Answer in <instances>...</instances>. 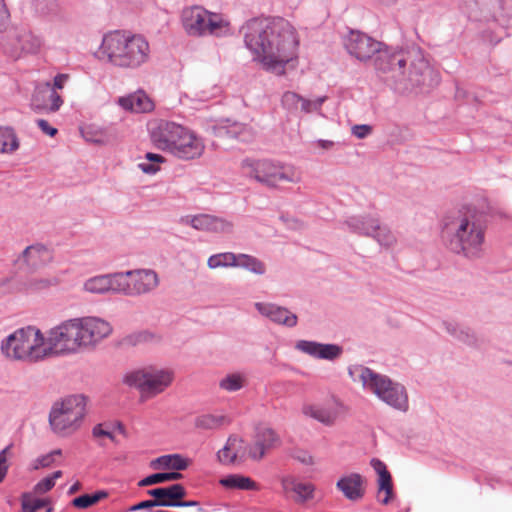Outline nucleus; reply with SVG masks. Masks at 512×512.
<instances>
[{"label":"nucleus","mask_w":512,"mask_h":512,"mask_svg":"<svg viewBox=\"0 0 512 512\" xmlns=\"http://www.w3.org/2000/svg\"><path fill=\"white\" fill-rule=\"evenodd\" d=\"M346 51L361 62L374 58L375 69L382 73L389 86L398 93H406L432 80L433 70L419 52L412 59L405 51L385 47L359 30H350L344 37Z\"/></svg>","instance_id":"1"},{"label":"nucleus","mask_w":512,"mask_h":512,"mask_svg":"<svg viewBox=\"0 0 512 512\" xmlns=\"http://www.w3.org/2000/svg\"><path fill=\"white\" fill-rule=\"evenodd\" d=\"M246 47L264 68L283 74L296 55L298 39L292 25L281 17L251 19L242 28Z\"/></svg>","instance_id":"2"},{"label":"nucleus","mask_w":512,"mask_h":512,"mask_svg":"<svg viewBox=\"0 0 512 512\" xmlns=\"http://www.w3.org/2000/svg\"><path fill=\"white\" fill-rule=\"evenodd\" d=\"M487 227L482 212L466 207L444 219L441 237L451 253L475 261L486 254Z\"/></svg>","instance_id":"3"},{"label":"nucleus","mask_w":512,"mask_h":512,"mask_svg":"<svg viewBox=\"0 0 512 512\" xmlns=\"http://www.w3.org/2000/svg\"><path fill=\"white\" fill-rule=\"evenodd\" d=\"M153 145L177 159L190 161L200 158L205 151L204 140L191 129L168 120H154L148 124Z\"/></svg>","instance_id":"4"},{"label":"nucleus","mask_w":512,"mask_h":512,"mask_svg":"<svg viewBox=\"0 0 512 512\" xmlns=\"http://www.w3.org/2000/svg\"><path fill=\"white\" fill-rule=\"evenodd\" d=\"M98 54L116 68L136 70L149 61L150 45L140 34L115 30L103 36Z\"/></svg>","instance_id":"5"},{"label":"nucleus","mask_w":512,"mask_h":512,"mask_svg":"<svg viewBox=\"0 0 512 512\" xmlns=\"http://www.w3.org/2000/svg\"><path fill=\"white\" fill-rule=\"evenodd\" d=\"M348 374L353 382L361 383L365 391L375 395L388 406L401 412L408 411V393L401 383L361 364L350 366Z\"/></svg>","instance_id":"6"},{"label":"nucleus","mask_w":512,"mask_h":512,"mask_svg":"<svg viewBox=\"0 0 512 512\" xmlns=\"http://www.w3.org/2000/svg\"><path fill=\"white\" fill-rule=\"evenodd\" d=\"M1 352L13 360L42 361L47 358L45 336L33 326L17 329L2 340Z\"/></svg>","instance_id":"7"},{"label":"nucleus","mask_w":512,"mask_h":512,"mask_svg":"<svg viewBox=\"0 0 512 512\" xmlns=\"http://www.w3.org/2000/svg\"><path fill=\"white\" fill-rule=\"evenodd\" d=\"M245 175L270 189H279L281 183H299L301 173L291 165L271 159L245 158L241 162Z\"/></svg>","instance_id":"8"},{"label":"nucleus","mask_w":512,"mask_h":512,"mask_svg":"<svg viewBox=\"0 0 512 512\" xmlns=\"http://www.w3.org/2000/svg\"><path fill=\"white\" fill-rule=\"evenodd\" d=\"M86 397L70 395L53 403L48 422L51 431L58 437L66 438L76 433L86 415Z\"/></svg>","instance_id":"9"},{"label":"nucleus","mask_w":512,"mask_h":512,"mask_svg":"<svg viewBox=\"0 0 512 512\" xmlns=\"http://www.w3.org/2000/svg\"><path fill=\"white\" fill-rule=\"evenodd\" d=\"M181 21L189 36L214 35L219 37L229 31V23L221 14L212 13L201 6L183 9Z\"/></svg>","instance_id":"10"},{"label":"nucleus","mask_w":512,"mask_h":512,"mask_svg":"<svg viewBox=\"0 0 512 512\" xmlns=\"http://www.w3.org/2000/svg\"><path fill=\"white\" fill-rule=\"evenodd\" d=\"M174 378L172 371L155 366L132 369L123 375V383L137 389L142 397H154L168 388Z\"/></svg>","instance_id":"11"},{"label":"nucleus","mask_w":512,"mask_h":512,"mask_svg":"<svg viewBox=\"0 0 512 512\" xmlns=\"http://www.w3.org/2000/svg\"><path fill=\"white\" fill-rule=\"evenodd\" d=\"M75 318L65 320L51 328L45 336L47 358L59 355H71L80 351Z\"/></svg>","instance_id":"12"},{"label":"nucleus","mask_w":512,"mask_h":512,"mask_svg":"<svg viewBox=\"0 0 512 512\" xmlns=\"http://www.w3.org/2000/svg\"><path fill=\"white\" fill-rule=\"evenodd\" d=\"M121 294L125 296H141L155 291L160 278L153 269H135L126 272H120Z\"/></svg>","instance_id":"13"},{"label":"nucleus","mask_w":512,"mask_h":512,"mask_svg":"<svg viewBox=\"0 0 512 512\" xmlns=\"http://www.w3.org/2000/svg\"><path fill=\"white\" fill-rule=\"evenodd\" d=\"M80 345V351L94 347L112 332L111 325L100 318L83 317L75 318Z\"/></svg>","instance_id":"14"},{"label":"nucleus","mask_w":512,"mask_h":512,"mask_svg":"<svg viewBox=\"0 0 512 512\" xmlns=\"http://www.w3.org/2000/svg\"><path fill=\"white\" fill-rule=\"evenodd\" d=\"M42 46V39L30 30L21 29L14 33L8 46L7 53L14 59L24 54H35Z\"/></svg>","instance_id":"15"},{"label":"nucleus","mask_w":512,"mask_h":512,"mask_svg":"<svg viewBox=\"0 0 512 512\" xmlns=\"http://www.w3.org/2000/svg\"><path fill=\"white\" fill-rule=\"evenodd\" d=\"M281 445L279 435L269 427H259L256 430L254 441L247 447L249 457L260 461L267 452Z\"/></svg>","instance_id":"16"},{"label":"nucleus","mask_w":512,"mask_h":512,"mask_svg":"<svg viewBox=\"0 0 512 512\" xmlns=\"http://www.w3.org/2000/svg\"><path fill=\"white\" fill-rule=\"evenodd\" d=\"M295 349L316 359L334 361L338 359L343 348L338 344L320 343L309 340H299L295 344Z\"/></svg>","instance_id":"17"},{"label":"nucleus","mask_w":512,"mask_h":512,"mask_svg":"<svg viewBox=\"0 0 512 512\" xmlns=\"http://www.w3.org/2000/svg\"><path fill=\"white\" fill-rule=\"evenodd\" d=\"M182 222L191 225L196 230L214 233H230L233 229L232 222L209 214L186 216L182 218Z\"/></svg>","instance_id":"18"},{"label":"nucleus","mask_w":512,"mask_h":512,"mask_svg":"<svg viewBox=\"0 0 512 512\" xmlns=\"http://www.w3.org/2000/svg\"><path fill=\"white\" fill-rule=\"evenodd\" d=\"M256 310L272 322L292 328L297 325L298 317L287 308L273 303L256 302Z\"/></svg>","instance_id":"19"},{"label":"nucleus","mask_w":512,"mask_h":512,"mask_svg":"<svg viewBox=\"0 0 512 512\" xmlns=\"http://www.w3.org/2000/svg\"><path fill=\"white\" fill-rule=\"evenodd\" d=\"M53 260V252L46 245L35 243L26 247L17 259V263L37 269L45 266Z\"/></svg>","instance_id":"20"},{"label":"nucleus","mask_w":512,"mask_h":512,"mask_svg":"<svg viewBox=\"0 0 512 512\" xmlns=\"http://www.w3.org/2000/svg\"><path fill=\"white\" fill-rule=\"evenodd\" d=\"M119 276L120 272L91 277L84 282V290L95 294H121Z\"/></svg>","instance_id":"21"},{"label":"nucleus","mask_w":512,"mask_h":512,"mask_svg":"<svg viewBox=\"0 0 512 512\" xmlns=\"http://www.w3.org/2000/svg\"><path fill=\"white\" fill-rule=\"evenodd\" d=\"M147 493L154 498L157 507H177L178 500L183 499L187 494L181 484L150 489Z\"/></svg>","instance_id":"22"},{"label":"nucleus","mask_w":512,"mask_h":512,"mask_svg":"<svg viewBox=\"0 0 512 512\" xmlns=\"http://www.w3.org/2000/svg\"><path fill=\"white\" fill-rule=\"evenodd\" d=\"M344 225L351 233L371 237L375 229L379 228V218L370 214L353 215L345 219Z\"/></svg>","instance_id":"23"},{"label":"nucleus","mask_w":512,"mask_h":512,"mask_svg":"<svg viewBox=\"0 0 512 512\" xmlns=\"http://www.w3.org/2000/svg\"><path fill=\"white\" fill-rule=\"evenodd\" d=\"M364 483L365 480L360 474L350 473L341 477L337 481L336 487L348 500L358 501L365 494Z\"/></svg>","instance_id":"24"},{"label":"nucleus","mask_w":512,"mask_h":512,"mask_svg":"<svg viewBox=\"0 0 512 512\" xmlns=\"http://www.w3.org/2000/svg\"><path fill=\"white\" fill-rule=\"evenodd\" d=\"M33 103L37 107H42L50 112H56L62 106L63 100L57 91L51 87V84L47 82L37 88L33 96Z\"/></svg>","instance_id":"25"},{"label":"nucleus","mask_w":512,"mask_h":512,"mask_svg":"<svg viewBox=\"0 0 512 512\" xmlns=\"http://www.w3.org/2000/svg\"><path fill=\"white\" fill-rule=\"evenodd\" d=\"M118 104L125 110L135 113H147L154 109V103L149 96L139 90L126 97H120Z\"/></svg>","instance_id":"26"},{"label":"nucleus","mask_w":512,"mask_h":512,"mask_svg":"<svg viewBox=\"0 0 512 512\" xmlns=\"http://www.w3.org/2000/svg\"><path fill=\"white\" fill-rule=\"evenodd\" d=\"M216 134L220 137L234 138L242 142H247L252 138V132L247 125L230 119L221 121L216 129Z\"/></svg>","instance_id":"27"},{"label":"nucleus","mask_w":512,"mask_h":512,"mask_svg":"<svg viewBox=\"0 0 512 512\" xmlns=\"http://www.w3.org/2000/svg\"><path fill=\"white\" fill-rule=\"evenodd\" d=\"M373 469L379 475L378 478V493H385L383 499H380V502L384 505H387L393 494V484L392 477L389 471L387 470L386 465L379 459L373 458L370 462Z\"/></svg>","instance_id":"28"},{"label":"nucleus","mask_w":512,"mask_h":512,"mask_svg":"<svg viewBox=\"0 0 512 512\" xmlns=\"http://www.w3.org/2000/svg\"><path fill=\"white\" fill-rule=\"evenodd\" d=\"M281 484L286 492L291 491L296 494L295 500L299 503H304L313 498L315 487L311 483L299 482L292 476H286L282 478Z\"/></svg>","instance_id":"29"},{"label":"nucleus","mask_w":512,"mask_h":512,"mask_svg":"<svg viewBox=\"0 0 512 512\" xmlns=\"http://www.w3.org/2000/svg\"><path fill=\"white\" fill-rule=\"evenodd\" d=\"M189 465V460L180 454H169L160 456L151 461L150 466L153 469H171L173 472L185 470Z\"/></svg>","instance_id":"30"},{"label":"nucleus","mask_w":512,"mask_h":512,"mask_svg":"<svg viewBox=\"0 0 512 512\" xmlns=\"http://www.w3.org/2000/svg\"><path fill=\"white\" fill-rule=\"evenodd\" d=\"M243 440L236 435H231L225 444V446L218 451L217 459L223 465H231L234 464L238 453L239 448L241 447Z\"/></svg>","instance_id":"31"},{"label":"nucleus","mask_w":512,"mask_h":512,"mask_svg":"<svg viewBox=\"0 0 512 512\" xmlns=\"http://www.w3.org/2000/svg\"><path fill=\"white\" fill-rule=\"evenodd\" d=\"M248 384L247 375L244 372H231L219 381V388L228 393L238 392Z\"/></svg>","instance_id":"32"},{"label":"nucleus","mask_w":512,"mask_h":512,"mask_svg":"<svg viewBox=\"0 0 512 512\" xmlns=\"http://www.w3.org/2000/svg\"><path fill=\"white\" fill-rule=\"evenodd\" d=\"M302 412L305 416L311 417L327 426L332 425L336 419L334 412L317 405L306 404L302 407Z\"/></svg>","instance_id":"33"},{"label":"nucleus","mask_w":512,"mask_h":512,"mask_svg":"<svg viewBox=\"0 0 512 512\" xmlns=\"http://www.w3.org/2000/svg\"><path fill=\"white\" fill-rule=\"evenodd\" d=\"M81 134L87 142L106 144L109 141L107 129L96 124H89L81 129Z\"/></svg>","instance_id":"34"},{"label":"nucleus","mask_w":512,"mask_h":512,"mask_svg":"<svg viewBox=\"0 0 512 512\" xmlns=\"http://www.w3.org/2000/svg\"><path fill=\"white\" fill-rule=\"evenodd\" d=\"M227 423L228 418L222 414H203L195 419V426L205 430H215Z\"/></svg>","instance_id":"35"},{"label":"nucleus","mask_w":512,"mask_h":512,"mask_svg":"<svg viewBox=\"0 0 512 512\" xmlns=\"http://www.w3.org/2000/svg\"><path fill=\"white\" fill-rule=\"evenodd\" d=\"M19 148V140L10 127H0V153H13Z\"/></svg>","instance_id":"36"},{"label":"nucleus","mask_w":512,"mask_h":512,"mask_svg":"<svg viewBox=\"0 0 512 512\" xmlns=\"http://www.w3.org/2000/svg\"><path fill=\"white\" fill-rule=\"evenodd\" d=\"M254 274L263 275L266 272L265 264L258 258L248 254H237V266Z\"/></svg>","instance_id":"37"},{"label":"nucleus","mask_w":512,"mask_h":512,"mask_svg":"<svg viewBox=\"0 0 512 512\" xmlns=\"http://www.w3.org/2000/svg\"><path fill=\"white\" fill-rule=\"evenodd\" d=\"M220 484L231 489L254 490L257 488V484L251 478L241 475H229L221 479Z\"/></svg>","instance_id":"38"},{"label":"nucleus","mask_w":512,"mask_h":512,"mask_svg":"<svg viewBox=\"0 0 512 512\" xmlns=\"http://www.w3.org/2000/svg\"><path fill=\"white\" fill-rule=\"evenodd\" d=\"M207 265L210 269H217L220 267H236L237 254L232 252H222L211 255L208 258Z\"/></svg>","instance_id":"39"},{"label":"nucleus","mask_w":512,"mask_h":512,"mask_svg":"<svg viewBox=\"0 0 512 512\" xmlns=\"http://www.w3.org/2000/svg\"><path fill=\"white\" fill-rule=\"evenodd\" d=\"M370 238H373L380 246L385 248L393 247L397 242V238L390 228L381 225L380 221L379 228L375 229L374 235H371Z\"/></svg>","instance_id":"40"},{"label":"nucleus","mask_w":512,"mask_h":512,"mask_svg":"<svg viewBox=\"0 0 512 512\" xmlns=\"http://www.w3.org/2000/svg\"><path fill=\"white\" fill-rule=\"evenodd\" d=\"M183 476L179 472H163L151 474L139 481L140 487L151 486L159 483L175 481L181 479Z\"/></svg>","instance_id":"41"},{"label":"nucleus","mask_w":512,"mask_h":512,"mask_svg":"<svg viewBox=\"0 0 512 512\" xmlns=\"http://www.w3.org/2000/svg\"><path fill=\"white\" fill-rule=\"evenodd\" d=\"M306 98L297 94L296 92L286 91L281 98V104L284 109L290 113H296L299 110L303 112V101Z\"/></svg>","instance_id":"42"},{"label":"nucleus","mask_w":512,"mask_h":512,"mask_svg":"<svg viewBox=\"0 0 512 512\" xmlns=\"http://www.w3.org/2000/svg\"><path fill=\"white\" fill-rule=\"evenodd\" d=\"M108 496V493L104 490L96 491L93 494H83L79 497L73 499L72 504L77 508H88L102 499H105Z\"/></svg>","instance_id":"43"},{"label":"nucleus","mask_w":512,"mask_h":512,"mask_svg":"<svg viewBox=\"0 0 512 512\" xmlns=\"http://www.w3.org/2000/svg\"><path fill=\"white\" fill-rule=\"evenodd\" d=\"M48 504L45 499H33L30 493H23L21 505L23 512H35Z\"/></svg>","instance_id":"44"},{"label":"nucleus","mask_w":512,"mask_h":512,"mask_svg":"<svg viewBox=\"0 0 512 512\" xmlns=\"http://www.w3.org/2000/svg\"><path fill=\"white\" fill-rule=\"evenodd\" d=\"M60 477H62V471L58 470L53 472L50 476L43 478L34 486V492L36 494L47 493L55 486L56 480Z\"/></svg>","instance_id":"45"},{"label":"nucleus","mask_w":512,"mask_h":512,"mask_svg":"<svg viewBox=\"0 0 512 512\" xmlns=\"http://www.w3.org/2000/svg\"><path fill=\"white\" fill-rule=\"evenodd\" d=\"M35 10L42 15H49L57 10V0H35Z\"/></svg>","instance_id":"46"},{"label":"nucleus","mask_w":512,"mask_h":512,"mask_svg":"<svg viewBox=\"0 0 512 512\" xmlns=\"http://www.w3.org/2000/svg\"><path fill=\"white\" fill-rule=\"evenodd\" d=\"M57 283L56 279H46V278H31L27 282V289L30 291H38L42 289H46L51 285H55Z\"/></svg>","instance_id":"47"},{"label":"nucleus","mask_w":512,"mask_h":512,"mask_svg":"<svg viewBox=\"0 0 512 512\" xmlns=\"http://www.w3.org/2000/svg\"><path fill=\"white\" fill-rule=\"evenodd\" d=\"M153 339V335L147 331H141L133 333L126 337L125 341L129 345H138L142 343L150 342Z\"/></svg>","instance_id":"48"},{"label":"nucleus","mask_w":512,"mask_h":512,"mask_svg":"<svg viewBox=\"0 0 512 512\" xmlns=\"http://www.w3.org/2000/svg\"><path fill=\"white\" fill-rule=\"evenodd\" d=\"M455 339L467 344V345H475L477 342L476 336L474 332L469 327L462 326L458 331Z\"/></svg>","instance_id":"49"},{"label":"nucleus","mask_w":512,"mask_h":512,"mask_svg":"<svg viewBox=\"0 0 512 512\" xmlns=\"http://www.w3.org/2000/svg\"><path fill=\"white\" fill-rule=\"evenodd\" d=\"M326 100V96L317 97L314 100L306 99L303 101V112L311 113L313 111H319Z\"/></svg>","instance_id":"50"},{"label":"nucleus","mask_w":512,"mask_h":512,"mask_svg":"<svg viewBox=\"0 0 512 512\" xmlns=\"http://www.w3.org/2000/svg\"><path fill=\"white\" fill-rule=\"evenodd\" d=\"M11 447L12 445L10 444L0 451V483L4 480L8 472L7 453Z\"/></svg>","instance_id":"51"},{"label":"nucleus","mask_w":512,"mask_h":512,"mask_svg":"<svg viewBox=\"0 0 512 512\" xmlns=\"http://www.w3.org/2000/svg\"><path fill=\"white\" fill-rule=\"evenodd\" d=\"M372 132V127L367 124L354 125L352 127V134L358 139H364Z\"/></svg>","instance_id":"52"},{"label":"nucleus","mask_w":512,"mask_h":512,"mask_svg":"<svg viewBox=\"0 0 512 512\" xmlns=\"http://www.w3.org/2000/svg\"><path fill=\"white\" fill-rule=\"evenodd\" d=\"M92 435L95 438L107 437L111 441H113V442L115 441L114 434L111 431L104 429L103 424H97L96 426H94L92 429Z\"/></svg>","instance_id":"53"},{"label":"nucleus","mask_w":512,"mask_h":512,"mask_svg":"<svg viewBox=\"0 0 512 512\" xmlns=\"http://www.w3.org/2000/svg\"><path fill=\"white\" fill-rule=\"evenodd\" d=\"M10 13L5 0H0V31L4 29L9 21Z\"/></svg>","instance_id":"54"},{"label":"nucleus","mask_w":512,"mask_h":512,"mask_svg":"<svg viewBox=\"0 0 512 512\" xmlns=\"http://www.w3.org/2000/svg\"><path fill=\"white\" fill-rule=\"evenodd\" d=\"M53 462H54V458H52L49 453L39 456L35 460L34 469L49 467L53 464Z\"/></svg>","instance_id":"55"},{"label":"nucleus","mask_w":512,"mask_h":512,"mask_svg":"<svg viewBox=\"0 0 512 512\" xmlns=\"http://www.w3.org/2000/svg\"><path fill=\"white\" fill-rule=\"evenodd\" d=\"M36 124L44 134H47L51 137H53L57 134V129L50 126L48 121H46L44 119H37Z\"/></svg>","instance_id":"56"},{"label":"nucleus","mask_w":512,"mask_h":512,"mask_svg":"<svg viewBox=\"0 0 512 512\" xmlns=\"http://www.w3.org/2000/svg\"><path fill=\"white\" fill-rule=\"evenodd\" d=\"M138 167L143 173L149 174V175H153L160 170V166L158 164L150 163V162L139 163Z\"/></svg>","instance_id":"57"},{"label":"nucleus","mask_w":512,"mask_h":512,"mask_svg":"<svg viewBox=\"0 0 512 512\" xmlns=\"http://www.w3.org/2000/svg\"><path fill=\"white\" fill-rule=\"evenodd\" d=\"M152 507H157L156 501L154 499L141 501V502L131 506L129 510L130 511H139V510L149 509Z\"/></svg>","instance_id":"58"},{"label":"nucleus","mask_w":512,"mask_h":512,"mask_svg":"<svg viewBox=\"0 0 512 512\" xmlns=\"http://www.w3.org/2000/svg\"><path fill=\"white\" fill-rule=\"evenodd\" d=\"M69 76L67 74H57L54 77L53 85H51L52 88L56 89H62L67 82Z\"/></svg>","instance_id":"59"},{"label":"nucleus","mask_w":512,"mask_h":512,"mask_svg":"<svg viewBox=\"0 0 512 512\" xmlns=\"http://www.w3.org/2000/svg\"><path fill=\"white\" fill-rule=\"evenodd\" d=\"M443 326H444L446 332L449 333L454 338L456 337V335L458 334V331L462 327L459 324L450 322V321L443 322Z\"/></svg>","instance_id":"60"},{"label":"nucleus","mask_w":512,"mask_h":512,"mask_svg":"<svg viewBox=\"0 0 512 512\" xmlns=\"http://www.w3.org/2000/svg\"><path fill=\"white\" fill-rule=\"evenodd\" d=\"M177 507H196L198 512L202 511L200 503L195 500H190V501H184L183 499L178 500Z\"/></svg>","instance_id":"61"},{"label":"nucleus","mask_w":512,"mask_h":512,"mask_svg":"<svg viewBox=\"0 0 512 512\" xmlns=\"http://www.w3.org/2000/svg\"><path fill=\"white\" fill-rule=\"evenodd\" d=\"M145 159L147 160V162H150V163H155V164H160V163H163L164 162V157L160 154H156V153H147L145 155Z\"/></svg>","instance_id":"62"},{"label":"nucleus","mask_w":512,"mask_h":512,"mask_svg":"<svg viewBox=\"0 0 512 512\" xmlns=\"http://www.w3.org/2000/svg\"><path fill=\"white\" fill-rule=\"evenodd\" d=\"M295 458L300 461L301 463L305 465H312L313 464V458L311 455H309L306 452L301 453L300 455L295 456Z\"/></svg>","instance_id":"63"},{"label":"nucleus","mask_w":512,"mask_h":512,"mask_svg":"<svg viewBox=\"0 0 512 512\" xmlns=\"http://www.w3.org/2000/svg\"><path fill=\"white\" fill-rule=\"evenodd\" d=\"M317 145L322 149H331L334 146V142L330 140L320 139L317 141Z\"/></svg>","instance_id":"64"}]
</instances>
